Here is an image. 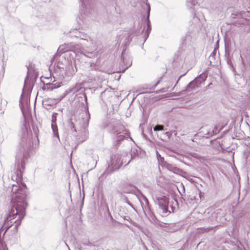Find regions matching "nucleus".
I'll use <instances>...</instances> for the list:
<instances>
[{
	"mask_svg": "<svg viewBox=\"0 0 250 250\" xmlns=\"http://www.w3.org/2000/svg\"><path fill=\"white\" fill-rule=\"evenodd\" d=\"M31 139V132L24 126L22 129L20 146L15 156L16 171L11 177L15 183L12 184L11 189V208L2 227L5 229L4 233L14 224L15 227L13 230L17 232L25 214V209L27 206L25 200L27 187L22 183V172L24 168V160L28 157L29 150L32 145Z\"/></svg>",
	"mask_w": 250,
	"mask_h": 250,
	"instance_id": "1",
	"label": "nucleus"
},
{
	"mask_svg": "<svg viewBox=\"0 0 250 250\" xmlns=\"http://www.w3.org/2000/svg\"><path fill=\"white\" fill-rule=\"evenodd\" d=\"M103 126L115 135V139L118 144L125 139L130 137V133L125 126L116 119H111L103 123Z\"/></svg>",
	"mask_w": 250,
	"mask_h": 250,
	"instance_id": "2",
	"label": "nucleus"
},
{
	"mask_svg": "<svg viewBox=\"0 0 250 250\" xmlns=\"http://www.w3.org/2000/svg\"><path fill=\"white\" fill-rule=\"evenodd\" d=\"M122 165L121 156L118 154L112 155L110 157V161L108 163V167L106 170V172L109 174L111 173L114 170L118 169Z\"/></svg>",
	"mask_w": 250,
	"mask_h": 250,
	"instance_id": "3",
	"label": "nucleus"
},
{
	"mask_svg": "<svg viewBox=\"0 0 250 250\" xmlns=\"http://www.w3.org/2000/svg\"><path fill=\"white\" fill-rule=\"evenodd\" d=\"M78 90L79 89L77 87V86L66 90L62 93V95H61L59 97L56 98H47L45 99L44 101L45 104L48 105H51L54 104H56L59 103L61 100H62L69 93H72L74 94L78 92Z\"/></svg>",
	"mask_w": 250,
	"mask_h": 250,
	"instance_id": "4",
	"label": "nucleus"
},
{
	"mask_svg": "<svg viewBox=\"0 0 250 250\" xmlns=\"http://www.w3.org/2000/svg\"><path fill=\"white\" fill-rule=\"evenodd\" d=\"M157 201L159 208L161 209L163 215H167L171 212V211L168 209L169 204L168 198L166 196H163L158 198Z\"/></svg>",
	"mask_w": 250,
	"mask_h": 250,
	"instance_id": "5",
	"label": "nucleus"
},
{
	"mask_svg": "<svg viewBox=\"0 0 250 250\" xmlns=\"http://www.w3.org/2000/svg\"><path fill=\"white\" fill-rule=\"evenodd\" d=\"M80 46L78 44H74L73 43H69L64 44L61 45L58 49V52L59 53H63L69 51H74V52H79L78 50L80 49Z\"/></svg>",
	"mask_w": 250,
	"mask_h": 250,
	"instance_id": "6",
	"label": "nucleus"
},
{
	"mask_svg": "<svg viewBox=\"0 0 250 250\" xmlns=\"http://www.w3.org/2000/svg\"><path fill=\"white\" fill-rule=\"evenodd\" d=\"M132 64V61L129 59H126L123 56V52L121 56V61L119 64V72H124L125 70L130 66Z\"/></svg>",
	"mask_w": 250,
	"mask_h": 250,
	"instance_id": "7",
	"label": "nucleus"
},
{
	"mask_svg": "<svg viewBox=\"0 0 250 250\" xmlns=\"http://www.w3.org/2000/svg\"><path fill=\"white\" fill-rule=\"evenodd\" d=\"M86 117L85 119H83L82 124L81 123V122L80 121L78 122L77 121H76V123H77L78 124L82 126L83 129V132L85 139H86L88 137V131L87 128L88 126V124H89L88 119L90 117L89 115H88V116L86 115Z\"/></svg>",
	"mask_w": 250,
	"mask_h": 250,
	"instance_id": "8",
	"label": "nucleus"
},
{
	"mask_svg": "<svg viewBox=\"0 0 250 250\" xmlns=\"http://www.w3.org/2000/svg\"><path fill=\"white\" fill-rule=\"evenodd\" d=\"M57 113H53L51 117V128L54 136L59 138L58 126L56 124Z\"/></svg>",
	"mask_w": 250,
	"mask_h": 250,
	"instance_id": "9",
	"label": "nucleus"
},
{
	"mask_svg": "<svg viewBox=\"0 0 250 250\" xmlns=\"http://www.w3.org/2000/svg\"><path fill=\"white\" fill-rule=\"evenodd\" d=\"M73 32H74L75 34L74 36L77 38H79L81 40H86L87 41H88V40H89L91 43H93V40L91 39V38L89 37L88 35H87V34L84 33V32H83L81 31L78 29L74 30Z\"/></svg>",
	"mask_w": 250,
	"mask_h": 250,
	"instance_id": "10",
	"label": "nucleus"
},
{
	"mask_svg": "<svg viewBox=\"0 0 250 250\" xmlns=\"http://www.w3.org/2000/svg\"><path fill=\"white\" fill-rule=\"evenodd\" d=\"M199 86V84H198V82H197V80L194 79L188 84L185 90H183L180 92L177 93L175 95L180 96L185 91H190L191 90L195 89L196 87H198Z\"/></svg>",
	"mask_w": 250,
	"mask_h": 250,
	"instance_id": "11",
	"label": "nucleus"
},
{
	"mask_svg": "<svg viewBox=\"0 0 250 250\" xmlns=\"http://www.w3.org/2000/svg\"><path fill=\"white\" fill-rule=\"evenodd\" d=\"M223 128V126H215L214 127V129H212L211 131H208L206 133H205V137L206 138H209L211 136H212L214 135L217 134Z\"/></svg>",
	"mask_w": 250,
	"mask_h": 250,
	"instance_id": "12",
	"label": "nucleus"
},
{
	"mask_svg": "<svg viewBox=\"0 0 250 250\" xmlns=\"http://www.w3.org/2000/svg\"><path fill=\"white\" fill-rule=\"evenodd\" d=\"M164 166L170 171L176 174H179L181 172V169L174 166L165 162Z\"/></svg>",
	"mask_w": 250,
	"mask_h": 250,
	"instance_id": "13",
	"label": "nucleus"
},
{
	"mask_svg": "<svg viewBox=\"0 0 250 250\" xmlns=\"http://www.w3.org/2000/svg\"><path fill=\"white\" fill-rule=\"evenodd\" d=\"M96 50L97 47L93 46V48L91 49V51H86L85 53H84V55L88 58H92L96 56L97 53V52H96Z\"/></svg>",
	"mask_w": 250,
	"mask_h": 250,
	"instance_id": "14",
	"label": "nucleus"
},
{
	"mask_svg": "<svg viewBox=\"0 0 250 250\" xmlns=\"http://www.w3.org/2000/svg\"><path fill=\"white\" fill-rule=\"evenodd\" d=\"M148 11H147V28L146 31V32L147 33V36L146 39L148 37V34L150 30V21H149V12L150 10V7L149 4H148ZM146 39H145L146 40Z\"/></svg>",
	"mask_w": 250,
	"mask_h": 250,
	"instance_id": "15",
	"label": "nucleus"
},
{
	"mask_svg": "<svg viewBox=\"0 0 250 250\" xmlns=\"http://www.w3.org/2000/svg\"><path fill=\"white\" fill-rule=\"evenodd\" d=\"M250 156V147L247 146L245 149L243 153V157L247 162L249 157Z\"/></svg>",
	"mask_w": 250,
	"mask_h": 250,
	"instance_id": "16",
	"label": "nucleus"
},
{
	"mask_svg": "<svg viewBox=\"0 0 250 250\" xmlns=\"http://www.w3.org/2000/svg\"><path fill=\"white\" fill-rule=\"evenodd\" d=\"M76 125L73 121L72 119H71L68 122V127L72 130L73 129L75 132H76Z\"/></svg>",
	"mask_w": 250,
	"mask_h": 250,
	"instance_id": "17",
	"label": "nucleus"
},
{
	"mask_svg": "<svg viewBox=\"0 0 250 250\" xmlns=\"http://www.w3.org/2000/svg\"><path fill=\"white\" fill-rule=\"evenodd\" d=\"M207 78V76L205 75H200L198 77H197L195 79V80H197V82H198V84L200 85L202 82H204Z\"/></svg>",
	"mask_w": 250,
	"mask_h": 250,
	"instance_id": "18",
	"label": "nucleus"
},
{
	"mask_svg": "<svg viewBox=\"0 0 250 250\" xmlns=\"http://www.w3.org/2000/svg\"><path fill=\"white\" fill-rule=\"evenodd\" d=\"M153 130L155 131L163 130H164V126L162 125H157L153 127Z\"/></svg>",
	"mask_w": 250,
	"mask_h": 250,
	"instance_id": "19",
	"label": "nucleus"
},
{
	"mask_svg": "<svg viewBox=\"0 0 250 250\" xmlns=\"http://www.w3.org/2000/svg\"><path fill=\"white\" fill-rule=\"evenodd\" d=\"M56 83L53 84V83H48L47 84V89L48 90H53L54 88H57V87H60V85L59 84L57 85V86L56 85Z\"/></svg>",
	"mask_w": 250,
	"mask_h": 250,
	"instance_id": "20",
	"label": "nucleus"
},
{
	"mask_svg": "<svg viewBox=\"0 0 250 250\" xmlns=\"http://www.w3.org/2000/svg\"><path fill=\"white\" fill-rule=\"evenodd\" d=\"M144 200H145V203H146V206L145 207V208L146 209V208H148V210L150 209V207H149V202H148V200H147V199L144 196H143V197Z\"/></svg>",
	"mask_w": 250,
	"mask_h": 250,
	"instance_id": "21",
	"label": "nucleus"
},
{
	"mask_svg": "<svg viewBox=\"0 0 250 250\" xmlns=\"http://www.w3.org/2000/svg\"><path fill=\"white\" fill-rule=\"evenodd\" d=\"M187 3L188 6H194L196 3V1L195 0H188Z\"/></svg>",
	"mask_w": 250,
	"mask_h": 250,
	"instance_id": "22",
	"label": "nucleus"
},
{
	"mask_svg": "<svg viewBox=\"0 0 250 250\" xmlns=\"http://www.w3.org/2000/svg\"><path fill=\"white\" fill-rule=\"evenodd\" d=\"M80 2L81 3V6L83 8L84 7H86L87 4H88L89 2V0H79Z\"/></svg>",
	"mask_w": 250,
	"mask_h": 250,
	"instance_id": "23",
	"label": "nucleus"
},
{
	"mask_svg": "<svg viewBox=\"0 0 250 250\" xmlns=\"http://www.w3.org/2000/svg\"><path fill=\"white\" fill-rule=\"evenodd\" d=\"M124 200L129 206H130L132 208L135 209L133 205L128 200L126 196L124 197Z\"/></svg>",
	"mask_w": 250,
	"mask_h": 250,
	"instance_id": "24",
	"label": "nucleus"
},
{
	"mask_svg": "<svg viewBox=\"0 0 250 250\" xmlns=\"http://www.w3.org/2000/svg\"><path fill=\"white\" fill-rule=\"evenodd\" d=\"M157 157L159 162H164V158L162 157L159 153L157 151Z\"/></svg>",
	"mask_w": 250,
	"mask_h": 250,
	"instance_id": "25",
	"label": "nucleus"
},
{
	"mask_svg": "<svg viewBox=\"0 0 250 250\" xmlns=\"http://www.w3.org/2000/svg\"><path fill=\"white\" fill-rule=\"evenodd\" d=\"M168 89V87L167 88H163L159 90V92L163 93L166 92Z\"/></svg>",
	"mask_w": 250,
	"mask_h": 250,
	"instance_id": "26",
	"label": "nucleus"
},
{
	"mask_svg": "<svg viewBox=\"0 0 250 250\" xmlns=\"http://www.w3.org/2000/svg\"><path fill=\"white\" fill-rule=\"evenodd\" d=\"M216 50L215 49H214L213 50V51L211 53L210 55V57H213L214 56H215L216 55Z\"/></svg>",
	"mask_w": 250,
	"mask_h": 250,
	"instance_id": "27",
	"label": "nucleus"
},
{
	"mask_svg": "<svg viewBox=\"0 0 250 250\" xmlns=\"http://www.w3.org/2000/svg\"><path fill=\"white\" fill-rule=\"evenodd\" d=\"M159 83H160V81H158V82L155 83V84H154V85L153 86V87H152V89H154L155 88V87L157 86V85Z\"/></svg>",
	"mask_w": 250,
	"mask_h": 250,
	"instance_id": "28",
	"label": "nucleus"
},
{
	"mask_svg": "<svg viewBox=\"0 0 250 250\" xmlns=\"http://www.w3.org/2000/svg\"><path fill=\"white\" fill-rule=\"evenodd\" d=\"M132 37H131V35H130L129 36H128V41L127 42H126V43L128 42L129 43L131 40H132Z\"/></svg>",
	"mask_w": 250,
	"mask_h": 250,
	"instance_id": "29",
	"label": "nucleus"
},
{
	"mask_svg": "<svg viewBox=\"0 0 250 250\" xmlns=\"http://www.w3.org/2000/svg\"><path fill=\"white\" fill-rule=\"evenodd\" d=\"M227 63L228 64H229L230 66L232 65V63L230 59L228 58L227 59Z\"/></svg>",
	"mask_w": 250,
	"mask_h": 250,
	"instance_id": "30",
	"label": "nucleus"
},
{
	"mask_svg": "<svg viewBox=\"0 0 250 250\" xmlns=\"http://www.w3.org/2000/svg\"><path fill=\"white\" fill-rule=\"evenodd\" d=\"M83 244L85 246H91V243L89 241L87 243H84Z\"/></svg>",
	"mask_w": 250,
	"mask_h": 250,
	"instance_id": "31",
	"label": "nucleus"
},
{
	"mask_svg": "<svg viewBox=\"0 0 250 250\" xmlns=\"http://www.w3.org/2000/svg\"><path fill=\"white\" fill-rule=\"evenodd\" d=\"M166 134H167V135H171V133H170L169 132H166Z\"/></svg>",
	"mask_w": 250,
	"mask_h": 250,
	"instance_id": "32",
	"label": "nucleus"
},
{
	"mask_svg": "<svg viewBox=\"0 0 250 250\" xmlns=\"http://www.w3.org/2000/svg\"><path fill=\"white\" fill-rule=\"evenodd\" d=\"M27 69H28V72H27V74H28L30 71L29 67H27Z\"/></svg>",
	"mask_w": 250,
	"mask_h": 250,
	"instance_id": "33",
	"label": "nucleus"
},
{
	"mask_svg": "<svg viewBox=\"0 0 250 250\" xmlns=\"http://www.w3.org/2000/svg\"><path fill=\"white\" fill-rule=\"evenodd\" d=\"M173 132H175V135L176 136L177 135V132L176 131H173Z\"/></svg>",
	"mask_w": 250,
	"mask_h": 250,
	"instance_id": "34",
	"label": "nucleus"
},
{
	"mask_svg": "<svg viewBox=\"0 0 250 250\" xmlns=\"http://www.w3.org/2000/svg\"><path fill=\"white\" fill-rule=\"evenodd\" d=\"M171 210H172V211L173 212L174 210H173V208L172 207H171Z\"/></svg>",
	"mask_w": 250,
	"mask_h": 250,
	"instance_id": "35",
	"label": "nucleus"
},
{
	"mask_svg": "<svg viewBox=\"0 0 250 250\" xmlns=\"http://www.w3.org/2000/svg\"><path fill=\"white\" fill-rule=\"evenodd\" d=\"M84 97H85V100H86V95H85V94H84Z\"/></svg>",
	"mask_w": 250,
	"mask_h": 250,
	"instance_id": "36",
	"label": "nucleus"
},
{
	"mask_svg": "<svg viewBox=\"0 0 250 250\" xmlns=\"http://www.w3.org/2000/svg\"><path fill=\"white\" fill-rule=\"evenodd\" d=\"M21 101H20V105H21Z\"/></svg>",
	"mask_w": 250,
	"mask_h": 250,
	"instance_id": "37",
	"label": "nucleus"
},
{
	"mask_svg": "<svg viewBox=\"0 0 250 250\" xmlns=\"http://www.w3.org/2000/svg\"><path fill=\"white\" fill-rule=\"evenodd\" d=\"M213 214L215 216L216 214L215 213H213Z\"/></svg>",
	"mask_w": 250,
	"mask_h": 250,
	"instance_id": "38",
	"label": "nucleus"
},
{
	"mask_svg": "<svg viewBox=\"0 0 250 250\" xmlns=\"http://www.w3.org/2000/svg\"><path fill=\"white\" fill-rule=\"evenodd\" d=\"M81 117H83V115H81ZM82 118H83V119H84L83 117H82Z\"/></svg>",
	"mask_w": 250,
	"mask_h": 250,
	"instance_id": "39",
	"label": "nucleus"
},
{
	"mask_svg": "<svg viewBox=\"0 0 250 250\" xmlns=\"http://www.w3.org/2000/svg\"><path fill=\"white\" fill-rule=\"evenodd\" d=\"M80 250H81V249H80Z\"/></svg>",
	"mask_w": 250,
	"mask_h": 250,
	"instance_id": "40",
	"label": "nucleus"
}]
</instances>
